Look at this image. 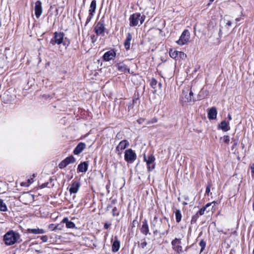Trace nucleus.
<instances>
[{
    "mask_svg": "<svg viewBox=\"0 0 254 254\" xmlns=\"http://www.w3.org/2000/svg\"><path fill=\"white\" fill-rule=\"evenodd\" d=\"M166 222H162L161 219L158 218L157 216H154L153 219L151 221V227L153 229L154 228L159 226L160 231H163L164 228L165 227H167V229L166 231H163L161 233V234L162 235H166L168 234L169 228H170V224L169 223L168 219L165 218Z\"/></svg>",
    "mask_w": 254,
    "mask_h": 254,
    "instance_id": "nucleus-1",
    "label": "nucleus"
},
{
    "mask_svg": "<svg viewBox=\"0 0 254 254\" xmlns=\"http://www.w3.org/2000/svg\"><path fill=\"white\" fill-rule=\"evenodd\" d=\"M20 239V235L16 232L10 230L6 232L3 236V241L7 246L13 245L19 242Z\"/></svg>",
    "mask_w": 254,
    "mask_h": 254,
    "instance_id": "nucleus-2",
    "label": "nucleus"
},
{
    "mask_svg": "<svg viewBox=\"0 0 254 254\" xmlns=\"http://www.w3.org/2000/svg\"><path fill=\"white\" fill-rule=\"evenodd\" d=\"M144 16H141L139 13H135L131 15L129 17V25L130 26H135L139 22L142 24L144 20Z\"/></svg>",
    "mask_w": 254,
    "mask_h": 254,
    "instance_id": "nucleus-3",
    "label": "nucleus"
},
{
    "mask_svg": "<svg viewBox=\"0 0 254 254\" xmlns=\"http://www.w3.org/2000/svg\"><path fill=\"white\" fill-rule=\"evenodd\" d=\"M136 159L135 152L131 149H128L125 152V160L128 163H132Z\"/></svg>",
    "mask_w": 254,
    "mask_h": 254,
    "instance_id": "nucleus-4",
    "label": "nucleus"
},
{
    "mask_svg": "<svg viewBox=\"0 0 254 254\" xmlns=\"http://www.w3.org/2000/svg\"><path fill=\"white\" fill-rule=\"evenodd\" d=\"M144 160L146 162L147 165V169L149 171H151L155 168V158L152 154L149 155L147 157L144 155Z\"/></svg>",
    "mask_w": 254,
    "mask_h": 254,
    "instance_id": "nucleus-5",
    "label": "nucleus"
},
{
    "mask_svg": "<svg viewBox=\"0 0 254 254\" xmlns=\"http://www.w3.org/2000/svg\"><path fill=\"white\" fill-rule=\"evenodd\" d=\"M190 38V33L188 30H185L181 34L180 39L177 41L179 45H183L186 44Z\"/></svg>",
    "mask_w": 254,
    "mask_h": 254,
    "instance_id": "nucleus-6",
    "label": "nucleus"
},
{
    "mask_svg": "<svg viewBox=\"0 0 254 254\" xmlns=\"http://www.w3.org/2000/svg\"><path fill=\"white\" fill-rule=\"evenodd\" d=\"M64 36V34L63 33L55 32L54 33V36L50 41V43L53 45L62 44L63 41Z\"/></svg>",
    "mask_w": 254,
    "mask_h": 254,
    "instance_id": "nucleus-7",
    "label": "nucleus"
},
{
    "mask_svg": "<svg viewBox=\"0 0 254 254\" xmlns=\"http://www.w3.org/2000/svg\"><path fill=\"white\" fill-rule=\"evenodd\" d=\"M105 30L104 22L101 20L97 23L94 28V32L97 35L104 36Z\"/></svg>",
    "mask_w": 254,
    "mask_h": 254,
    "instance_id": "nucleus-8",
    "label": "nucleus"
},
{
    "mask_svg": "<svg viewBox=\"0 0 254 254\" xmlns=\"http://www.w3.org/2000/svg\"><path fill=\"white\" fill-rule=\"evenodd\" d=\"M75 162V159L73 156H70L63 160L59 164V167L60 169H63L66 167L68 165L71 163H74Z\"/></svg>",
    "mask_w": 254,
    "mask_h": 254,
    "instance_id": "nucleus-9",
    "label": "nucleus"
},
{
    "mask_svg": "<svg viewBox=\"0 0 254 254\" xmlns=\"http://www.w3.org/2000/svg\"><path fill=\"white\" fill-rule=\"evenodd\" d=\"M188 91H183L182 95V101L184 103H188L191 102H195L196 100H199V99H195L193 97H190V95H188Z\"/></svg>",
    "mask_w": 254,
    "mask_h": 254,
    "instance_id": "nucleus-10",
    "label": "nucleus"
},
{
    "mask_svg": "<svg viewBox=\"0 0 254 254\" xmlns=\"http://www.w3.org/2000/svg\"><path fill=\"white\" fill-rule=\"evenodd\" d=\"M171 244L173 250L177 252V253L180 254V253L182 252V247L180 245L181 244V240L180 239L175 238L172 241Z\"/></svg>",
    "mask_w": 254,
    "mask_h": 254,
    "instance_id": "nucleus-11",
    "label": "nucleus"
},
{
    "mask_svg": "<svg viewBox=\"0 0 254 254\" xmlns=\"http://www.w3.org/2000/svg\"><path fill=\"white\" fill-rule=\"evenodd\" d=\"M35 14L37 18H39L42 13V3L40 1H36L34 3Z\"/></svg>",
    "mask_w": 254,
    "mask_h": 254,
    "instance_id": "nucleus-12",
    "label": "nucleus"
},
{
    "mask_svg": "<svg viewBox=\"0 0 254 254\" xmlns=\"http://www.w3.org/2000/svg\"><path fill=\"white\" fill-rule=\"evenodd\" d=\"M129 145V143L127 140L121 141L116 147V150L119 153L120 151L124 150Z\"/></svg>",
    "mask_w": 254,
    "mask_h": 254,
    "instance_id": "nucleus-13",
    "label": "nucleus"
},
{
    "mask_svg": "<svg viewBox=\"0 0 254 254\" xmlns=\"http://www.w3.org/2000/svg\"><path fill=\"white\" fill-rule=\"evenodd\" d=\"M116 55V52L114 50H110L106 52L103 55V59L105 61H110L113 60Z\"/></svg>",
    "mask_w": 254,
    "mask_h": 254,
    "instance_id": "nucleus-14",
    "label": "nucleus"
},
{
    "mask_svg": "<svg viewBox=\"0 0 254 254\" xmlns=\"http://www.w3.org/2000/svg\"><path fill=\"white\" fill-rule=\"evenodd\" d=\"M80 186V184L78 182H73L69 189L70 194L76 193L78 192Z\"/></svg>",
    "mask_w": 254,
    "mask_h": 254,
    "instance_id": "nucleus-15",
    "label": "nucleus"
},
{
    "mask_svg": "<svg viewBox=\"0 0 254 254\" xmlns=\"http://www.w3.org/2000/svg\"><path fill=\"white\" fill-rule=\"evenodd\" d=\"M142 226L140 228V232L145 235H147L149 233V227L147 221L144 219L142 222Z\"/></svg>",
    "mask_w": 254,
    "mask_h": 254,
    "instance_id": "nucleus-16",
    "label": "nucleus"
},
{
    "mask_svg": "<svg viewBox=\"0 0 254 254\" xmlns=\"http://www.w3.org/2000/svg\"><path fill=\"white\" fill-rule=\"evenodd\" d=\"M86 144L83 142H80L73 150V153L75 155L80 154L85 148Z\"/></svg>",
    "mask_w": 254,
    "mask_h": 254,
    "instance_id": "nucleus-17",
    "label": "nucleus"
},
{
    "mask_svg": "<svg viewBox=\"0 0 254 254\" xmlns=\"http://www.w3.org/2000/svg\"><path fill=\"white\" fill-rule=\"evenodd\" d=\"M217 110L214 107L210 108L208 113V118L210 120H214L216 119L217 116Z\"/></svg>",
    "mask_w": 254,
    "mask_h": 254,
    "instance_id": "nucleus-18",
    "label": "nucleus"
},
{
    "mask_svg": "<svg viewBox=\"0 0 254 254\" xmlns=\"http://www.w3.org/2000/svg\"><path fill=\"white\" fill-rule=\"evenodd\" d=\"M88 167V163L86 162H83L78 165L77 170L80 172L84 173L87 171Z\"/></svg>",
    "mask_w": 254,
    "mask_h": 254,
    "instance_id": "nucleus-19",
    "label": "nucleus"
},
{
    "mask_svg": "<svg viewBox=\"0 0 254 254\" xmlns=\"http://www.w3.org/2000/svg\"><path fill=\"white\" fill-rule=\"evenodd\" d=\"M132 37L131 34L130 33H128L124 42V46L126 49H129L130 46V42L132 40Z\"/></svg>",
    "mask_w": 254,
    "mask_h": 254,
    "instance_id": "nucleus-20",
    "label": "nucleus"
},
{
    "mask_svg": "<svg viewBox=\"0 0 254 254\" xmlns=\"http://www.w3.org/2000/svg\"><path fill=\"white\" fill-rule=\"evenodd\" d=\"M115 240L113 243L112 250L113 252H117L119 251L120 247V242L117 237H115Z\"/></svg>",
    "mask_w": 254,
    "mask_h": 254,
    "instance_id": "nucleus-21",
    "label": "nucleus"
},
{
    "mask_svg": "<svg viewBox=\"0 0 254 254\" xmlns=\"http://www.w3.org/2000/svg\"><path fill=\"white\" fill-rule=\"evenodd\" d=\"M218 128L221 129L224 131H227L230 129L229 123H227L225 121H223L218 126Z\"/></svg>",
    "mask_w": 254,
    "mask_h": 254,
    "instance_id": "nucleus-22",
    "label": "nucleus"
},
{
    "mask_svg": "<svg viewBox=\"0 0 254 254\" xmlns=\"http://www.w3.org/2000/svg\"><path fill=\"white\" fill-rule=\"evenodd\" d=\"M116 67L119 70L122 72H126L127 71L129 72V68L123 63H119L116 65Z\"/></svg>",
    "mask_w": 254,
    "mask_h": 254,
    "instance_id": "nucleus-23",
    "label": "nucleus"
},
{
    "mask_svg": "<svg viewBox=\"0 0 254 254\" xmlns=\"http://www.w3.org/2000/svg\"><path fill=\"white\" fill-rule=\"evenodd\" d=\"M27 232L29 233L35 234H44L45 233L44 230L42 229L39 228H35V229H28Z\"/></svg>",
    "mask_w": 254,
    "mask_h": 254,
    "instance_id": "nucleus-24",
    "label": "nucleus"
},
{
    "mask_svg": "<svg viewBox=\"0 0 254 254\" xmlns=\"http://www.w3.org/2000/svg\"><path fill=\"white\" fill-rule=\"evenodd\" d=\"M62 223H65L66 227L67 228H73L75 227V224L72 221H68L67 218H64L62 220Z\"/></svg>",
    "mask_w": 254,
    "mask_h": 254,
    "instance_id": "nucleus-25",
    "label": "nucleus"
},
{
    "mask_svg": "<svg viewBox=\"0 0 254 254\" xmlns=\"http://www.w3.org/2000/svg\"><path fill=\"white\" fill-rule=\"evenodd\" d=\"M96 8V1H92L89 10V15H93V13L95 12Z\"/></svg>",
    "mask_w": 254,
    "mask_h": 254,
    "instance_id": "nucleus-26",
    "label": "nucleus"
},
{
    "mask_svg": "<svg viewBox=\"0 0 254 254\" xmlns=\"http://www.w3.org/2000/svg\"><path fill=\"white\" fill-rule=\"evenodd\" d=\"M24 198H27L29 199L30 200H33L34 199V195L28 192H26L24 193L21 196L22 199Z\"/></svg>",
    "mask_w": 254,
    "mask_h": 254,
    "instance_id": "nucleus-27",
    "label": "nucleus"
},
{
    "mask_svg": "<svg viewBox=\"0 0 254 254\" xmlns=\"http://www.w3.org/2000/svg\"><path fill=\"white\" fill-rule=\"evenodd\" d=\"M175 216L177 222L179 223L182 219V214L181 211L179 209L176 210L175 212Z\"/></svg>",
    "mask_w": 254,
    "mask_h": 254,
    "instance_id": "nucleus-28",
    "label": "nucleus"
},
{
    "mask_svg": "<svg viewBox=\"0 0 254 254\" xmlns=\"http://www.w3.org/2000/svg\"><path fill=\"white\" fill-rule=\"evenodd\" d=\"M8 92H5L2 96H1V97L2 98V99L3 100V101L5 102V103H8V102H10L12 100V97H10V98H8L7 99H5L6 98V96H8Z\"/></svg>",
    "mask_w": 254,
    "mask_h": 254,
    "instance_id": "nucleus-29",
    "label": "nucleus"
},
{
    "mask_svg": "<svg viewBox=\"0 0 254 254\" xmlns=\"http://www.w3.org/2000/svg\"><path fill=\"white\" fill-rule=\"evenodd\" d=\"M7 210V206L2 199H0V211H6Z\"/></svg>",
    "mask_w": 254,
    "mask_h": 254,
    "instance_id": "nucleus-30",
    "label": "nucleus"
},
{
    "mask_svg": "<svg viewBox=\"0 0 254 254\" xmlns=\"http://www.w3.org/2000/svg\"><path fill=\"white\" fill-rule=\"evenodd\" d=\"M178 52L179 51H173L172 50H170L169 52L170 57L173 59H176L178 58Z\"/></svg>",
    "mask_w": 254,
    "mask_h": 254,
    "instance_id": "nucleus-31",
    "label": "nucleus"
},
{
    "mask_svg": "<svg viewBox=\"0 0 254 254\" xmlns=\"http://www.w3.org/2000/svg\"><path fill=\"white\" fill-rule=\"evenodd\" d=\"M199 217V214L196 213L194 215H193L191 220V223H195L197 221L198 218Z\"/></svg>",
    "mask_w": 254,
    "mask_h": 254,
    "instance_id": "nucleus-32",
    "label": "nucleus"
},
{
    "mask_svg": "<svg viewBox=\"0 0 254 254\" xmlns=\"http://www.w3.org/2000/svg\"><path fill=\"white\" fill-rule=\"evenodd\" d=\"M60 225L58 224L57 226H55L54 224H52L49 225V228L51 229L52 230H55L57 229L61 230V228L59 227Z\"/></svg>",
    "mask_w": 254,
    "mask_h": 254,
    "instance_id": "nucleus-33",
    "label": "nucleus"
},
{
    "mask_svg": "<svg viewBox=\"0 0 254 254\" xmlns=\"http://www.w3.org/2000/svg\"><path fill=\"white\" fill-rule=\"evenodd\" d=\"M112 215L113 216H118L119 215V211L117 207H114L112 209Z\"/></svg>",
    "mask_w": 254,
    "mask_h": 254,
    "instance_id": "nucleus-34",
    "label": "nucleus"
},
{
    "mask_svg": "<svg viewBox=\"0 0 254 254\" xmlns=\"http://www.w3.org/2000/svg\"><path fill=\"white\" fill-rule=\"evenodd\" d=\"M157 119L156 118H153L152 119L148 120L146 122L147 125H150L151 124H154L157 122Z\"/></svg>",
    "mask_w": 254,
    "mask_h": 254,
    "instance_id": "nucleus-35",
    "label": "nucleus"
},
{
    "mask_svg": "<svg viewBox=\"0 0 254 254\" xmlns=\"http://www.w3.org/2000/svg\"><path fill=\"white\" fill-rule=\"evenodd\" d=\"M187 57L186 54H185L184 52H178V58H180V59H184Z\"/></svg>",
    "mask_w": 254,
    "mask_h": 254,
    "instance_id": "nucleus-36",
    "label": "nucleus"
},
{
    "mask_svg": "<svg viewBox=\"0 0 254 254\" xmlns=\"http://www.w3.org/2000/svg\"><path fill=\"white\" fill-rule=\"evenodd\" d=\"M199 246L201 247V252L203 251L205 247V246H206V243L203 240H202L200 242H199Z\"/></svg>",
    "mask_w": 254,
    "mask_h": 254,
    "instance_id": "nucleus-37",
    "label": "nucleus"
},
{
    "mask_svg": "<svg viewBox=\"0 0 254 254\" xmlns=\"http://www.w3.org/2000/svg\"><path fill=\"white\" fill-rule=\"evenodd\" d=\"M223 141L226 143L227 144H228L230 141V137L228 135H224L223 137Z\"/></svg>",
    "mask_w": 254,
    "mask_h": 254,
    "instance_id": "nucleus-38",
    "label": "nucleus"
},
{
    "mask_svg": "<svg viewBox=\"0 0 254 254\" xmlns=\"http://www.w3.org/2000/svg\"><path fill=\"white\" fill-rule=\"evenodd\" d=\"M206 210L205 209V208L202 207L197 213L200 215H202L204 214V212Z\"/></svg>",
    "mask_w": 254,
    "mask_h": 254,
    "instance_id": "nucleus-39",
    "label": "nucleus"
},
{
    "mask_svg": "<svg viewBox=\"0 0 254 254\" xmlns=\"http://www.w3.org/2000/svg\"><path fill=\"white\" fill-rule=\"evenodd\" d=\"M210 189H211V186L210 185H208L206 187V190H205V193L207 194V195H209V193L210 192Z\"/></svg>",
    "mask_w": 254,
    "mask_h": 254,
    "instance_id": "nucleus-40",
    "label": "nucleus"
},
{
    "mask_svg": "<svg viewBox=\"0 0 254 254\" xmlns=\"http://www.w3.org/2000/svg\"><path fill=\"white\" fill-rule=\"evenodd\" d=\"M41 239L43 242H47L48 240V238L46 235H45V236H41Z\"/></svg>",
    "mask_w": 254,
    "mask_h": 254,
    "instance_id": "nucleus-41",
    "label": "nucleus"
},
{
    "mask_svg": "<svg viewBox=\"0 0 254 254\" xmlns=\"http://www.w3.org/2000/svg\"><path fill=\"white\" fill-rule=\"evenodd\" d=\"M250 167L251 169L252 177L254 178V163L251 164Z\"/></svg>",
    "mask_w": 254,
    "mask_h": 254,
    "instance_id": "nucleus-42",
    "label": "nucleus"
},
{
    "mask_svg": "<svg viewBox=\"0 0 254 254\" xmlns=\"http://www.w3.org/2000/svg\"><path fill=\"white\" fill-rule=\"evenodd\" d=\"M147 242L144 240L140 244V246L142 249H144L145 247L147 246Z\"/></svg>",
    "mask_w": 254,
    "mask_h": 254,
    "instance_id": "nucleus-43",
    "label": "nucleus"
},
{
    "mask_svg": "<svg viewBox=\"0 0 254 254\" xmlns=\"http://www.w3.org/2000/svg\"><path fill=\"white\" fill-rule=\"evenodd\" d=\"M145 119L144 118H139V119H138L137 120V122L139 124H142L145 122Z\"/></svg>",
    "mask_w": 254,
    "mask_h": 254,
    "instance_id": "nucleus-44",
    "label": "nucleus"
},
{
    "mask_svg": "<svg viewBox=\"0 0 254 254\" xmlns=\"http://www.w3.org/2000/svg\"><path fill=\"white\" fill-rule=\"evenodd\" d=\"M93 16V15H89L88 16V17H87V18L86 19L85 25H87L90 21V20L92 18Z\"/></svg>",
    "mask_w": 254,
    "mask_h": 254,
    "instance_id": "nucleus-45",
    "label": "nucleus"
},
{
    "mask_svg": "<svg viewBox=\"0 0 254 254\" xmlns=\"http://www.w3.org/2000/svg\"><path fill=\"white\" fill-rule=\"evenodd\" d=\"M156 84H157V81L155 79L153 78L152 79V81L151 82V85L152 87H154V86H155L156 85Z\"/></svg>",
    "mask_w": 254,
    "mask_h": 254,
    "instance_id": "nucleus-46",
    "label": "nucleus"
},
{
    "mask_svg": "<svg viewBox=\"0 0 254 254\" xmlns=\"http://www.w3.org/2000/svg\"><path fill=\"white\" fill-rule=\"evenodd\" d=\"M214 202H212L213 203ZM212 204L211 203H208L205 206H203L206 210L208 207H209Z\"/></svg>",
    "mask_w": 254,
    "mask_h": 254,
    "instance_id": "nucleus-47",
    "label": "nucleus"
},
{
    "mask_svg": "<svg viewBox=\"0 0 254 254\" xmlns=\"http://www.w3.org/2000/svg\"><path fill=\"white\" fill-rule=\"evenodd\" d=\"M110 225H111V224H108L107 223H106L104 224V228L105 229H108V228L110 227Z\"/></svg>",
    "mask_w": 254,
    "mask_h": 254,
    "instance_id": "nucleus-48",
    "label": "nucleus"
},
{
    "mask_svg": "<svg viewBox=\"0 0 254 254\" xmlns=\"http://www.w3.org/2000/svg\"><path fill=\"white\" fill-rule=\"evenodd\" d=\"M48 183H44L41 185L42 188H44L47 187Z\"/></svg>",
    "mask_w": 254,
    "mask_h": 254,
    "instance_id": "nucleus-49",
    "label": "nucleus"
},
{
    "mask_svg": "<svg viewBox=\"0 0 254 254\" xmlns=\"http://www.w3.org/2000/svg\"><path fill=\"white\" fill-rule=\"evenodd\" d=\"M193 93L192 92V91L190 90L189 93L188 92V95H190V97H193Z\"/></svg>",
    "mask_w": 254,
    "mask_h": 254,
    "instance_id": "nucleus-50",
    "label": "nucleus"
},
{
    "mask_svg": "<svg viewBox=\"0 0 254 254\" xmlns=\"http://www.w3.org/2000/svg\"><path fill=\"white\" fill-rule=\"evenodd\" d=\"M237 144H238L237 142V141H235L234 144H233V146H232V149H233L234 148V147L237 145Z\"/></svg>",
    "mask_w": 254,
    "mask_h": 254,
    "instance_id": "nucleus-51",
    "label": "nucleus"
},
{
    "mask_svg": "<svg viewBox=\"0 0 254 254\" xmlns=\"http://www.w3.org/2000/svg\"><path fill=\"white\" fill-rule=\"evenodd\" d=\"M231 24H232V23L230 21H228L226 23V25L228 26H230V25H231Z\"/></svg>",
    "mask_w": 254,
    "mask_h": 254,
    "instance_id": "nucleus-52",
    "label": "nucleus"
},
{
    "mask_svg": "<svg viewBox=\"0 0 254 254\" xmlns=\"http://www.w3.org/2000/svg\"><path fill=\"white\" fill-rule=\"evenodd\" d=\"M228 118L229 120H232V117H231V116L229 114L228 116Z\"/></svg>",
    "mask_w": 254,
    "mask_h": 254,
    "instance_id": "nucleus-53",
    "label": "nucleus"
},
{
    "mask_svg": "<svg viewBox=\"0 0 254 254\" xmlns=\"http://www.w3.org/2000/svg\"><path fill=\"white\" fill-rule=\"evenodd\" d=\"M28 181L30 184L32 183L33 182V181L31 179H28Z\"/></svg>",
    "mask_w": 254,
    "mask_h": 254,
    "instance_id": "nucleus-54",
    "label": "nucleus"
},
{
    "mask_svg": "<svg viewBox=\"0 0 254 254\" xmlns=\"http://www.w3.org/2000/svg\"><path fill=\"white\" fill-rule=\"evenodd\" d=\"M240 20V18H237L236 19H235V21L236 22L239 21Z\"/></svg>",
    "mask_w": 254,
    "mask_h": 254,
    "instance_id": "nucleus-55",
    "label": "nucleus"
},
{
    "mask_svg": "<svg viewBox=\"0 0 254 254\" xmlns=\"http://www.w3.org/2000/svg\"><path fill=\"white\" fill-rule=\"evenodd\" d=\"M253 210L254 211V199L253 202Z\"/></svg>",
    "mask_w": 254,
    "mask_h": 254,
    "instance_id": "nucleus-56",
    "label": "nucleus"
},
{
    "mask_svg": "<svg viewBox=\"0 0 254 254\" xmlns=\"http://www.w3.org/2000/svg\"><path fill=\"white\" fill-rule=\"evenodd\" d=\"M157 232H158V230H157V229H156V230H155L154 231V234H155V233H157Z\"/></svg>",
    "mask_w": 254,
    "mask_h": 254,
    "instance_id": "nucleus-57",
    "label": "nucleus"
},
{
    "mask_svg": "<svg viewBox=\"0 0 254 254\" xmlns=\"http://www.w3.org/2000/svg\"><path fill=\"white\" fill-rule=\"evenodd\" d=\"M183 205H187V204H188V203H187V202H184L183 203Z\"/></svg>",
    "mask_w": 254,
    "mask_h": 254,
    "instance_id": "nucleus-58",
    "label": "nucleus"
},
{
    "mask_svg": "<svg viewBox=\"0 0 254 254\" xmlns=\"http://www.w3.org/2000/svg\"><path fill=\"white\" fill-rule=\"evenodd\" d=\"M35 177V174H33V177H32V178L30 179L31 180H33V178Z\"/></svg>",
    "mask_w": 254,
    "mask_h": 254,
    "instance_id": "nucleus-59",
    "label": "nucleus"
},
{
    "mask_svg": "<svg viewBox=\"0 0 254 254\" xmlns=\"http://www.w3.org/2000/svg\"><path fill=\"white\" fill-rule=\"evenodd\" d=\"M35 177V174H33V177H32V178L30 179L31 180H33V178Z\"/></svg>",
    "mask_w": 254,
    "mask_h": 254,
    "instance_id": "nucleus-60",
    "label": "nucleus"
},
{
    "mask_svg": "<svg viewBox=\"0 0 254 254\" xmlns=\"http://www.w3.org/2000/svg\"><path fill=\"white\" fill-rule=\"evenodd\" d=\"M35 177V174H33V177H32V178L30 179L31 180H33V178Z\"/></svg>",
    "mask_w": 254,
    "mask_h": 254,
    "instance_id": "nucleus-61",
    "label": "nucleus"
},
{
    "mask_svg": "<svg viewBox=\"0 0 254 254\" xmlns=\"http://www.w3.org/2000/svg\"><path fill=\"white\" fill-rule=\"evenodd\" d=\"M111 207H111V205H108V206H107V209H109V208H111Z\"/></svg>",
    "mask_w": 254,
    "mask_h": 254,
    "instance_id": "nucleus-62",
    "label": "nucleus"
},
{
    "mask_svg": "<svg viewBox=\"0 0 254 254\" xmlns=\"http://www.w3.org/2000/svg\"><path fill=\"white\" fill-rule=\"evenodd\" d=\"M185 199H186V200H188V199H188V197H187L186 198H185Z\"/></svg>",
    "mask_w": 254,
    "mask_h": 254,
    "instance_id": "nucleus-63",
    "label": "nucleus"
}]
</instances>
